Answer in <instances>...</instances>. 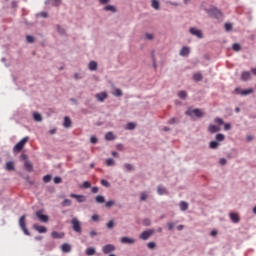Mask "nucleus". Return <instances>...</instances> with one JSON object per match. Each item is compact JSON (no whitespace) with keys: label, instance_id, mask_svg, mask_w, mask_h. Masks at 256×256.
I'll list each match as a JSON object with an SVG mask.
<instances>
[{"label":"nucleus","instance_id":"nucleus-1","mask_svg":"<svg viewBox=\"0 0 256 256\" xmlns=\"http://www.w3.org/2000/svg\"><path fill=\"white\" fill-rule=\"evenodd\" d=\"M206 13L210 17H213V19H217L218 21H223V12H221V10H219L217 7L206 9Z\"/></svg>","mask_w":256,"mask_h":256},{"label":"nucleus","instance_id":"nucleus-2","mask_svg":"<svg viewBox=\"0 0 256 256\" xmlns=\"http://www.w3.org/2000/svg\"><path fill=\"white\" fill-rule=\"evenodd\" d=\"M26 219H27L26 215H22L19 218V227L23 231L24 235H27L28 237H30L31 236V232H29V230L27 229Z\"/></svg>","mask_w":256,"mask_h":256},{"label":"nucleus","instance_id":"nucleus-3","mask_svg":"<svg viewBox=\"0 0 256 256\" xmlns=\"http://www.w3.org/2000/svg\"><path fill=\"white\" fill-rule=\"evenodd\" d=\"M71 225H72V229H73V231H75V233H79V235H81V233H83V228H81V221H79V219L73 218L71 220Z\"/></svg>","mask_w":256,"mask_h":256},{"label":"nucleus","instance_id":"nucleus-4","mask_svg":"<svg viewBox=\"0 0 256 256\" xmlns=\"http://www.w3.org/2000/svg\"><path fill=\"white\" fill-rule=\"evenodd\" d=\"M185 115L188 117H197L198 119H201V117H203V111L199 108H195L193 110L189 109L185 112Z\"/></svg>","mask_w":256,"mask_h":256},{"label":"nucleus","instance_id":"nucleus-5","mask_svg":"<svg viewBox=\"0 0 256 256\" xmlns=\"http://www.w3.org/2000/svg\"><path fill=\"white\" fill-rule=\"evenodd\" d=\"M29 141L28 136L24 137L22 140H20L13 148V151H17L19 153V151H23V147H25V145L27 144V142Z\"/></svg>","mask_w":256,"mask_h":256},{"label":"nucleus","instance_id":"nucleus-6","mask_svg":"<svg viewBox=\"0 0 256 256\" xmlns=\"http://www.w3.org/2000/svg\"><path fill=\"white\" fill-rule=\"evenodd\" d=\"M153 233H155L154 229L145 230L140 234L139 239H142V241H147V239H149Z\"/></svg>","mask_w":256,"mask_h":256},{"label":"nucleus","instance_id":"nucleus-7","mask_svg":"<svg viewBox=\"0 0 256 256\" xmlns=\"http://www.w3.org/2000/svg\"><path fill=\"white\" fill-rule=\"evenodd\" d=\"M36 217L42 221V223H47L49 221V216L43 214V210L36 211Z\"/></svg>","mask_w":256,"mask_h":256},{"label":"nucleus","instance_id":"nucleus-8","mask_svg":"<svg viewBox=\"0 0 256 256\" xmlns=\"http://www.w3.org/2000/svg\"><path fill=\"white\" fill-rule=\"evenodd\" d=\"M70 197H72V199H76L78 203H85V201H87V196L85 195L70 194Z\"/></svg>","mask_w":256,"mask_h":256},{"label":"nucleus","instance_id":"nucleus-9","mask_svg":"<svg viewBox=\"0 0 256 256\" xmlns=\"http://www.w3.org/2000/svg\"><path fill=\"white\" fill-rule=\"evenodd\" d=\"M190 33H191V35L198 37V39H203V32H201L200 29L192 27V28H190Z\"/></svg>","mask_w":256,"mask_h":256},{"label":"nucleus","instance_id":"nucleus-10","mask_svg":"<svg viewBox=\"0 0 256 256\" xmlns=\"http://www.w3.org/2000/svg\"><path fill=\"white\" fill-rule=\"evenodd\" d=\"M122 245H135V239L124 236L121 238Z\"/></svg>","mask_w":256,"mask_h":256},{"label":"nucleus","instance_id":"nucleus-11","mask_svg":"<svg viewBox=\"0 0 256 256\" xmlns=\"http://www.w3.org/2000/svg\"><path fill=\"white\" fill-rule=\"evenodd\" d=\"M102 251L105 255H108V253H112V251H115V246L113 244H107L103 246Z\"/></svg>","mask_w":256,"mask_h":256},{"label":"nucleus","instance_id":"nucleus-12","mask_svg":"<svg viewBox=\"0 0 256 256\" xmlns=\"http://www.w3.org/2000/svg\"><path fill=\"white\" fill-rule=\"evenodd\" d=\"M235 92L238 93L239 95H251V93H253V89H246V90H241L239 88H235Z\"/></svg>","mask_w":256,"mask_h":256},{"label":"nucleus","instance_id":"nucleus-13","mask_svg":"<svg viewBox=\"0 0 256 256\" xmlns=\"http://www.w3.org/2000/svg\"><path fill=\"white\" fill-rule=\"evenodd\" d=\"M107 97H108L107 92H101V93L96 94V99L100 103H103V101H105V99H107Z\"/></svg>","mask_w":256,"mask_h":256},{"label":"nucleus","instance_id":"nucleus-14","mask_svg":"<svg viewBox=\"0 0 256 256\" xmlns=\"http://www.w3.org/2000/svg\"><path fill=\"white\" fill-rule=\"evenodd\" d=\"M208 131L213 135V133H219V131H221V128L217 125L210 124L208 127Z\"/></svg>","mask_w":256,"mask_h":256},{"label":"nucleus","instance_id":"nucleus-15","mask_svg":"<svg viewBox=\"0 0 256 256\" xmlns=\"http://www.w3.org/2000/svg\"><path fill=\"white\" fill-rule=\"evenodd\" d=\"M229 217H230L232 223H239V221H241V218H239V214H237L235 212L230 213Z\"/></svg>","mask_w":256,"mask_h":256},{"label":"nucleus","instance_id":"nucleus-16","mask_svg":"<svg viewBox=\"0 0 256 256\" xmlns=\"http://www.w3.org/2000/svg\"><path fill=\"white\" fill-rule=\"evenodd\" d=\"M33 229H35V231H38V233H45L47 231V228L45 226H41L39 224H34Z\"/></svg>","mask_w":256,"mask_h":256},{"label":"nucleus","instance_id":"nucleus-17","mask_svg":"<svg viewBox=\"0 0 256 256\" xmlns=\"http://www.w3.org/2000/svg\"><path fill=\"white\" fill-rule=\"evenodd\" d=\"M189 53H191V50L187 46H183L180 50L181 57H187V55H189Z\"/></svg>","mask_w":256,"mask_h":256},{"label":"nucleus","instance_id":"nucleus-18","mask_svg":"<svg viewBox=\"0 0 256 256\" xmlns=\"http://www.w3.org/2000/svg\"><path fill=\"white\" fill-rule=\"evenodd\" d=\"M24 167L28 173H33V164L29 160L24 162Z\"/></svg>","mask_w":256,"mask_h":256},{"label":"nucleus","instance_id":"nucleus-19","mask_svg":"<svg viewBox=\"0 0 256 256\" xmlns=\"http://www.w3.org/2000/svg\"><path fill=\"white\" fill-rule=\"evenodd\" d=\"M71 118H69V116H65L64 117V122H63V127H65V129H69L71 127Z\"/></svg>","mask_w":256,"mask_h":256},{"label":"nucleus","instance_id":"nucleus-20","mask_svg":"<svg viewBox=\"0 0 256 256\" xmlns=\"http://www.w3.org/2000/svg\"><path fill=\"white\" fill-rule=\"evenodd\" d=\"M51 237H52L53 239H63V237H65V233H59V232H57V231H53V232L51 233Z\"/></svg>","mask_w":256,"mask_h":256},{"label":"nucleus","instance_id":"nucleus-21","mask_svg":"<svg viewBox=\"0 0 256 256\" xmlns=\"http://www.w3.org/2000/svg\"><path fill=\"white\" fill-rule=\"evenodd\" d=\"M98 64L96 61H90L88 64L89 71H97Z\"/></svg>","mask_w":256,"mask_h":256},{"label":"nucleus","instance_id":"nucleus-22","mask_svg":"<svg viewBox=\"0 0 256 256\" xmlns=\"http://www.w3.org/2000/svg\"><path fill=\"white\" fill-rule=\"evenodd\" d=\"M61 250L63 251V253H71V246L69 245V243H64L61 246Z\"/></svg>","mask_w":256,"mask_h":256},{"label":"nucleus","instance_id":"nucleus-23","mask_svg":"<svg viewBox=\"0 0 256 256\" xmlns=\"http://www.w3.org/2000/svg\"><path fill=\"white\" fill-rule=\"evenodd\" d=\"M97 253V250H95V247H89L85 250V254L88 256H93Z\"/></svg>","mask_w":256,"mask_h":256},{"label":"nucleus","instance_id":"nucleus-24","mask_svg":"<svg viewBox=\"0 0 256 256\" xmlns=\"http://www.w3.org/2000/svg\"><path fill=\"white\" fill-rule=\"evenodd\" d=\"M193 80L196 83H199V81H203V75L201 74V72H197L193 75Z\"/></svg>","mask_w":256,"mask_h":256},{"label":"nucleus","instance_id":"nucleus-25","mask_svg":"<svg viewBox=\"0 0 256 256\" xmlns=\"http://www.w3.org/2000/svg\"><path fill=\"white\" fill-rule=\"evenodd\" d=\"M151 7L153 9H155L156 11H159V9H160L159 0H152L151 1Z\"/></svg>","mask_w":256,"mask_h":256},{"label":"nucleus","instance_id":"nucleus-26","mask_svg":"<svg viewBox=\"0 0 256 256\" xmlns=\"http://www.w3.org/2000/svg\"><path fill=\"white\" fill-rule=\"evenodd\" d=\"M241 79H242V81H249V79H251V73L250 72H242Z\"/></svg>","mask_w":256,"mask_h":256},{"label":"nucleus","instance_id":"nucleus-27","mask_svg":"<svg viewBox=\"0 0 256 256\" xmlns=\"http://www.w3.org/2000/svg\"><path fill=\"white\" fill-rule=\"evenodd\" d=\"M104 11H110L111 13H117V8L113 5H107L104 7Z\"/></svg>","mask_w":256,"mask_h":256},{"label":"nucleus","instance_id":"nucleus-28","mask_svg":"<svg viewBox=\"0 0 256 256\" xmlns=\"http://www.w3.org/2000/svg\"><path fill=\"white\" fill-rule=\"evenodd\" d=\"M6 170L7 171H15V164L12 161L7 162Z\"/></svg>","mask_w":256,"mask_h":256},{"label":"nucleus","instance_id":"nucleus-29","mask_svg":"<svg viewBox=\"0 0 256 256\" xmlns=\"http://www.w3.org/2000/svg\"><path fill=\"white\" fill-rule=\"evenodd\" d=\"M189 209V204L185 201L180 202V211H187Z\"/></svg>","mask_w":256,"mask_h":256},{"label":"nucleus","instance_id":"nucleus-30","mask_svg":"<svg viewBox=\"0 0 256 256\" xmlns=\"http://www.w3.org/2000/svg\"><path fill=\"white\" fill-rule=\"evenodd\" d=\"M157 193L158 195H165L167 194V189L160 185L157 187Z\"/></svg>","mask_w":256,"mask_h":256},{"label":"nucleus","instance_id":"nucleus-31","mask_svg":"<svg viewBox=\"0 0 256 256\" xmlns=\"http://www.w3.org/2000/svg\"><path fill=\"white\" fill-rule=\"evenodd\" d=\"M209 148L210 149H218L219 148V142L217 140L211 141L209 143Z\"/></svg>","mask_w":256,"mask_h":256},{"label":"nucleus","instance_id":"nucleus-32","mask_svg":"<svg viewBox=\"0 0 256 256\" xmlns=\"http://www.w3.org/2000/svg\"><path fill=\"white\" fill-rule=\"evenodd\" d=\"M33 117H34V121H37V122L43 121V116L38 112H34Z\"/></svg>","mask_w":256,"mask_h":256},{"label":"nucleus","instance_id":"nucleus-33","mask_svg":"<svg viewBox=\"0 0 256 256\" xmlns=\"http://www.w3.org/2000/svg\"><path fill=\"white\" fill-rule=\"evenodd\" d=\"M95 201H96V203L103 204V203H105V196L98 195V196L95 197Z\"/></svg>","mask_w":256,"mask_h":256},{"label":"nucleus","instance_id":"nucleus-34","mask_svg":"<svg viewBox=\"0 0 256 256\" xmlns=\"http://www.w3.org/2000/svg\"><path fill=\"white\" fill-rule=\"evenodd\" d=\"M105 139L106 141H113L115 139V135L113 134V132H108L105 135Z\"/></svg>","mask_w":256,"mask_h":256},{"label":"nucleus","instance_id":"nucleus-35","mask_svg":"<svg viewBox=\"0 0 256 256\" xmlns=\"http://www.w3.org/2000/svg\"><path fill=\"white\" fill-rule=\"evenodd\" d=\"M215 139H216V141H217L218 143H221V142L225 141V136H224L223 134L219 133V134H217V135L215 136Z\"/></svg>","mask_w":256,"mask_h":256},{"label":"nucleus","instance_id":"nucleus-36","mask_svg":"<svg viewBox=\"0 0 256 256\" xmlns=\"http://www.w3.org/2000/svg\"><path fill=\"white\" fill-rule=\"evenodd\" d=\"M135 127H137V124H135V123H133V122H129V123H127V125H126V129H127L128 131H133V129H135Z\"/></svg>","mask_w":256,"mask_h":256},{"label":"nucleus","instance_id":"nucleus-37","mask_svg":"<svg viewBox=\"0 0 256 256\" xmlns=\"http://www.w3.org/2000/svg\"><path fill=\"white\" fill-rule=\"evenodd\" d=\"M178 97H179L180 99H187V91L181 90V91L178 93Z\"/></svg>","mask_w":256,"mask_h":256},{"label":"nucleus","instance_id":"nucleus-38","mask_svg":"<svg viewBox=\"0 0 256 256\" xmlns=\"http://www.w3.org/2000/svg\"><path fill=\"white\" fill-rule=\"evenodd\" d=\"M72 202L70 199H64V201H62V207H71Z\"/></svg>","mask_w":256,"mask_h":256},{"label":"nucleus","instance_id":"nucleus-39","mask_svg":"<svg viewBox=\"0 0 256 256\" xmlns=\"http://www.w3.org/2000/svg\"><path fill=\"white\" fill-rule=\"evenodd\" d=\"M113 95H114V97H123V91L121 89L117 88L115 90V92H113Z\"/></svg>","mask_w":256,"mask_h":256},{"label":"nucleus","instance_id":"nucleus-40","mask_svg":"<svg viewBox=\"0 0 256 256\" xmlns=\"http://www.w3.org/2000/svg\"><path fill=\"white\" fill-rule=\"evenodd\" d=\"M224 27H225V31L227 33H229V31H233V24H231V23H225Z\"/></svg>","mask_w":256,"mask_h":256},{"label":"nucleus","instance_id":"nucleus-41","mask_svg":"<svg viewBox=\"0 0 256 256\" xmlns=\"http://www.w3.org/2000/svg\"><path fill=\"white\" fill-rule=\"evenodd\" d=\"M144 37H145V39H147V41H153V39H155V35H153L151 33H145Z\"/></svg>","mask_w":256,"mask_h":256},{"label":"nucleus","instance_id":"nucleus-42","mask_svg":"<svg viewBox=\"0 0 256 256\" xmlns=\"http://www.w3.org/2000/svg\"><path fill=\"white\" fill-rule=\"evenodd\" d=\"M232 49H233V51H236V52L241 51V44H239V43H234V44L232 45Z\"/></svg>","mask_w":256,"mask_h":256},{"label":"nucleus","instance_id":"nucleus-43","mask_svg":"<svg viewBox=\"0 0 256 256\" xmlns=\"http://www.w3.org/2000/svg\"><path fill=\"white\" fill-rule=\"evenodd\" d=\"M214 122H216L217 125H225V121H223V119L220 118V117H216V118L214 119Z\"/></svg>","mask_w":256,"mask_h":256},{"label":"nucleus","instance_id":"nucleus-44","mask_svg":"<svg viewBox=\"0 0 256 256\" xmlns=\"http://www.w3.org/2000/svg\"><path fill=\"white\" fill-rule=\"evenodd\" d=\"M113 205H115V200H109L106 202L105 207H107L108 209H111Z\"/></svg>","mask_w":256,"mask_h":256},{"label":"nucleus","instance_id":"nucleus-45","mask_svg":"<svg viewBox=\"0 0 256 256\" xmlns=\"http://www.w3.org/2000/svg\"><path fill=\"white\" fill-rule=\"evenodd\" d=\"M106 165L107 167H112V165H115V160H113L112 158H108L106 160Z\"/></svg>","mask_w":256,"mask_h":256},{"label":"nucleus","instance_id":"nucleus-46","mask_svg":"<svg viewBox=\"0 0 256 256\" xmlns=\"http://www.w3.org/2000/svg\"><path fill=\"white\" fill-rule=\"evenodd\" d=\"M56 29L60 35H65V28L61 27L60 25H56Z\"/></svg>","mask_w":256,"mask_h":256},{"label":"nucleus","instance_id":"nucleus-47","mask_svg":"<svg viewBox=\"0 0 256 256\" xmlns=\"http://www.w3.org/2000/svg\"><path fill=\"white\" fill-rule=\"evenodd\" d=\"M124 169H126V171H133L135 168L132 166V164L126 163L124 164Z\"/></svg>","mask_w":256,"mask_h":256},{"label":"nucleus","instance_id":"nucleus-48","mask_svg":"<svg viewBox=\"0 0 256 256\" xmlns=\"http://www.w3.org/2000/svg\"><path fill=\"white\" fill-rule=\"evenodd\" d=\"M149 196L147 195V192H142L141 194H140V201H147V198H148Z\"/></svg>","mask_w":256,"mask_h":256},{"label":"nucleus","instance_id":"nucleus-49","mask_svg":"<svg viewBox=\"0 0 256 256\" xmlns=\"http://www.w3.org/2000/svg\"><path fill=\"white\" fill-rule=\"evenodd\" d=\"M26 41L27 43H35V37H33L32 35H27Z\"/></svg>","mask_w":256,"mask_h":256},{"label":"nucleus","instance_id":"nucleus-50","mask_svg":"<svg viewBox=\"0 0 256 256\" xmlns=\"http://www.w3.org/2000/svg\"><path fill=\"white\" fill-rule=\"evenodd\" d=\"M36 17H43V19H47L49 17V13L47 12H40L36 15Z\"/></svg>","mask_w":256,"mask_h":256},{"label":"nucleus","instance_id":"nucleus-51","mask_svg":"<svg viewBox=\"0 0 256 256\" xmlns=\"http://www.w3.org/2000/svg\"><path fill=\"white\" fill-rule=\"evenodd\" d=\"M107 229H113V227H115V221L110 220L107 224H106Z\"/></svg>","mask_w":256,"mask_h":256},{"label":"nucleus","instance_id":"nucleus-52","mask_svg":"<svg viewBox=\"0 0 256 256\" xmlns=\"http://www.w3.org/2000/svg\"><path fill=\"white\" fill-rule=\"evenodd\" d=\"M51 178H52V176L51 175H45L44 177H43V181H44V183H50L51 182Z\"/></svg>","mask_w":256,"mask_h":256},{"label":"nucleus","instance_id":"nucleus-53","mask_svg":"<svg viewBox=\"0 0 256 256\" xmlns=\"http://www.w3.org/2000/svg\"><path fill=\"white\" fill-rule=\"evenodd\" d=\"M101 185L103 187H111V184L109 183V181L105 180V179H102L101 180Z\"/></svg>","mask_w":256,"mask_h":256},{"label":"nucleus","instance_id":"nucleus-54","mask_svg":"<svg viewBox=\"0 0 256 256\" xmlns=\"http://www.w3.org/2000/svg\"><path fill=\"white\" fill-rule=\"evenodd\" d=\"M54 7H59L61 5V0H50Z\"/></svg>","mask_w":256,"mask_h":256},{"label":"nucleus","instance_id":"nucleus-55","mask_svg":"<svg viewBox=\"0 0 256 256\" xmlns=\"http://www.w3.org/2000/svg\"><path fill=\"white\" fill-rule=\"evenodd\" d=\"M143 225L145 227H149L151 225V220L149 218H146L143 220Z\"/></svg>","mask_w":256,"mask_h":256},{"label":"nucleus","instance_id":"nucleus-56","mask_svg":"<svg viewBox=\"0 0 256 256\" xmlns=\"http://www.w3.org/2000/svg\"><path fill=\"white\" fill-rule=\"evenodd\" d=\"M148 249H155L157 247V244L155 242H149L147 244Z\"/></svg>","mask_w":256,"mask_h":256},{"label":"nucleus","instance_id":"nucleus-57","mask_svg":"<svg viewBox=\"0 0 256 256\" xmlns=\"http://www.w3.org/2000/svg\"><path fill=\"white\" fill-rule=\"evenodd\" d=\"M82 187H83L84 189H89V188H91V182L85 181V182L83 183Z\"/></svg>","mask_w":256,"mask_h":256},{"label":"nucleus","instance_id":"nucleus-58","mask_svg":"<svg viewBox=\"0 0 256 256\" xmlns=\"http://www.w3.org/2000/svg\"><path fill=\"white\" fill-rule=\"evenodd\" d=\"M98 139L96 136H91L90 137V143H92V145H95L97 143Z\"/></svg>","mask_w":256,"mask_h":256},{"label":"nucleus","instance_id":"nucleus-59","mask_svg":"<svg viewBox=\"0 0 256 256\" xmlns=\"http://www.w3.org/2000/svg\"><path fill=\"white\" fill-rule=\"evenodd\" d=\"M62 179H61V177H59V176H56L55 178H54V183L56 184V185H59V183H62Z\"/></svg>","mask_w":256,"mask_h":256},{"label":"nucleus","instance_id":"nucleus-60","mask_svg":"<svg viewBox=\"0 0 256 256\" xmlns=\"http://www.w3.org/2000/svg\"><path fill=\"white\" fill-rule=\"evenodd\" d=\"M167 227H168V231H173V228L175 227V224L173 222H169L167 224Z\"/></svg>","mask_w":256,"mask_h":256},{"label":"nucleus","instance_id":"nucleus-61","mask_svg":"<svg viewBox=\"0 0 256 256\" xmlns=\"http://www.w3.org/2000/svg\"><path fill=\"white\" fill-rule=\"evenodd\" d=\"M224 131H231V124L225 123L224 124Z\"/></svg>","mask_w":256,"mask_h":256},{"label":"nucleus","instance_id":"nucleus-62","mask_svg":"<svg viewBox=\"0 0 256 256\" xmlns=\"http://www.w3.org/2000/svg\"><path fill=\"white\" fill-rule=\"evenodd\" d=\"M169 125H175V123H178L177 119L175 118H171L169 121H168Z\"/></svg>","mask_w":256,"mask_h":256},{"label":"nucleus","instance_id":"nucleus-63","mask_svg":"<svg viewBox=\"0 0 256 256\" xmlns=\"http://www.w3.org/2000/svg\"><path fill=\"white\" fill-rule=\"evenodd\" d=\"M219 163H220V165H227V159L221 158V159L219 160Z\"/></svg>","mask_w":256,"mask_h":256},{"label":"nucleus","instance_id":"nucleus-64","mask_svg":"<svg viewBox=\"0 0 256 256\" xmlns=\"http://www.w3.org/2000/svg\"><path fill=\"white\" fill-rule=\"evenodd\" d=\"M91 219H92V221H99V215L94 214V215H92Z\"/></svg>","mask_w":256,"mask_h":256}]
</instances>
